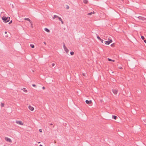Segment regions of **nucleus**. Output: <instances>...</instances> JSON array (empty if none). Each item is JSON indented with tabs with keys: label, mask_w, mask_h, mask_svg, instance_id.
<instances>
[{
	"label": "nucleus",
	"mask_w": 146,
	"mask_h": 146,
	"mask_svg": "<svg viewBox=\"0 0 146 146\" xmlns=\"http://www.w3.org/2000/svg\"><path fill=\"white\" fill-rule=\"evenodd\" d=\"M30 46L32 48H34L35 47V46L33 44H30Z\"/></svg>",
	"instance_id": "nucleus-19"
},
{
	"label": "nucleus",
	"mask_w": 146,
	"mask_h": 146,
	"mask_svg": "<svg viewBox=\"0 0 146 146\" xmlns=\"http://www.w3.org/2000/svg\"><path fill=\"white\" fill-rule=\"evenodd\" d=\"M40 143V142H38V143Z\"/></svg>",
	"instance_id": "nucleus-42"
},
{
	"label": "nucleus",
	"mask_w": 146,
	"mask_h": 146,
	"mask_svg": "<svg viewBox=\"0 0 146 146\" xmlns=\"http://www.w3.org/2000/svg\"><path fill=\"white\" fill-rule=\"evenodd\" d=\"M2 19L4 22L6 23L9 21L10 18L9 17H6L4 16L2 17Z\"/></svg>",
	"instance_id": "nucleus-1"
},
{
	"label": "nucleus",
	"mask_w": 146,
	"mask_h": 146,
	"mask_svg": "<svg viewBox=\"0 0 146 146\" xmlns=\"http://www.w3.org/2000/svg\"><path fill=\"white\" fill-rule=\"evenodd\" d=\"M70 54L71 55H73L74 54V52H70Z\"/></svg>",
	"instance_id": "nucleus-21"
},
{
	"label": "nucleus",
	"mask_w": 146,
	"mask_h": 146,
	"mask_svg": "<svg viewBox=\"0 0 146 146\" xmlns=\"http://www.w3.org/2000/svg\"><path fill=\"white\" fill-rule=\"evenodd\" d=\"M67 8H68V9L69 8V7H67Z\"/></svg>",
	"instance_id": "nucleus-40"
},
{
	"label": "nucleus",
	"mask_w": 146,
	"mask_h": 146,
	"mask_svg": "<svg viewBox=\"0 0 146 146\" xmlns=\"http://www.w3.org/2000/svg\"><path fill=\"white\" fill-rule=\"evenodd\" d=\"M32 86H33L34 87H35L36 86V85L34 84H33Z\"/></svg>",
	"instance_id": "nucleus-29"
},
{
	"label": "nucleus",
	"mask_w": 146,
	"mask_h": 146,
	"mask_svg": "<svg viewBox=\"0 0 146 146\" xmlns=\"http://www.w3.org/2000/svg\"><path fill=\"white\" fill-rule=\"evenodd\" d=\"M111 45L112 46H114V44H111Z\"/></svg>",
	"instance_id": "nucleus-30"
},
{
	"label": "nucleus",
	"mask_w": 146,
	"mask_h": 146,
	"mask_svg": "<svg viewBox=\"0 0 146 146\" xmlns=\"http://www.w3.org/2000/svg\"><path fill=\"white\" fill-rule=\"evenodd\" d=\"M67 8H68V9L69 8V7H67Z\"/></svg>",
	"instance_id": "nucleus-41"
},
{
	"label": "nucleus",
	"mask_w": 146,
	"mask_h": 146,
	"mask_svg": "<svg viewBox=\"0 0 146 146\" xmlns=\"http://www.w3.org/2000/svg\"><path fill=\"white\" fill-rule=\"evenodd\" d=\"M82 75L83 76L86 77L87 76V74L86 73H84L82 74Z\"/></svg>",
	"instance_id": "nucleus-18"
},
{
	"label": "nucleus",
	"mask_w": 146,
	"mask_h": 146,
	"mask_svg": "<svg viewBox=\"0 0 146 146\" xmlns=\"http://www.w3.org/2000/svg\"><path fill=\"white\" fill-rule=\"evenodd\" d=\"M22 90H23V92L25 93H27L28 92V91L25 88H23L21 89Z\"/></svg>",
	"instance_id": "nucleus-11"
},
{
	"label": "nucleus",
	"mask_w": 146,
	"mask_h": 146,
	"mask_svg": "<svg viewBox=\"0 0 146 146\" xmlns=\"http://www.w3.org/2000/svg\"><path fill=\"white\" fill-rule=\"evenodd\" d=\"M54 142L55 143H56V141H54Z\"/></svg>",
	"instance_id": "nucleus-39"
},
{
	"label": "nucleus",
	"mask_w": 146,
	"mask_h": 146,
	"mask_svg": "<svg viewBox=\"0 0 146 146\" xmlns=\"http://www.w3.org/2000/svg\"><path fill=\"white\" fill-rule=\"evenodd\" d=\"M58 16H57V15H54V17H53V19H54L55 18H58Z\"/></svg>",
	"instance_id": "nucleus-20"
},
{
	"label": "nucleus",
	"mask_w": 146,
	"mask_h": 146,
	"mask_svg": "<svg viewBox=\"0 0 146 146\" xmlns=\"http://www.w3.org/2000/svg\"><path fill=\"white\" fill-rule=\"evenodd\" d=\"M100 40L103 43V41H104L102 39H101Z\"/></svg>",
	"instance_id": "nucleus-26"
},
{
	"label": "nucleus",
	"mask_w": 146,
	"mask_h": 146,
	"mask_svg": "<svg viewBox=\"0 0 146 146\" xmlns=\"http://www.w3.org/2000/svg\"><path fill=\"white\" fill-rule=\"evenodd\" d=\"M24 20L26 21H28L31 24V25H32V21L29 19L28 18H25L24 19Z\"/></svg>",
	"instance_id": "nucleus-10"
},
{
	"label": "nucleus",
	"mask_w": 146,
	"mask_h": 146,
	"mask_svg": "<svg viewBox=\"0 0 146 146\" xmlns=\"http://www.w3.org/2000/svg\"><path fill=\"white\" fill-rule=\"evenodd\" d=\"M83 2L84 3L86 4H87L88 2V1L87 0H84Z\"/></svg>",
	"instance_id": "nucleus-15"
},
{
	"label": "nucleus",
	"mask_w": 146,
	"mask_h": 146,
	"mask_svg": "<svg viewBox=\"0 0 146 146\" xmlns=\"http://www.w3.org/2000/svg\"><path fill=\"white\" fill-rule=\"evenodd\" d=\"M39 131L40 132H41L42 131V130L41 129H39Z\"/></svg>",
	"instance_id": "nucleus-28"
},
{
	"label": "nucleus",
	"mask_w": 146,
	"mask_h": 146,
	"mask_svg": "<svg viewBox=\"0 0 146 146\" xmlns=\"http://www.w3.org/2000/svg\"><path fill=\"white\" fill-rule=\"evenodd\" d=\"M44 44H45V45H46V43L45 42H44Z\"/></svg>",
	"instance_id": "nucleus-34"
},
{
	"label": "nucleus",
	"mask_w": 146,
	"mask_h": 146,
	"mask_svg": "<svg viewBox=\"0 0 146 146\" xmlns=\"http://www.w3.org/2000/svg\"><path fill=\"white\" fill-rule=\"evenodd\" d=\"M97 37L98 38V39H99L100 40L101 39V38H100V37L99 36H98Z\"/></svg>",
	"instance_id": "nucleus-25"
},
{
	"label": "nucleus",
	"mask_w": 146,
	"mask_h": 146,
	"mask_svg": "<svg viewBox=\"0 0 146 146\" xmlns=\"http://www.w3.org/2000/svg\"><path fill=\"white\" fill-rule=\"evenodd\" d=\"M112 42L111 39H110L109 41H105V43L106 44H109Z\"/></svg>",
	"instance_id": "nucleus-7"
},
{
	"label": "nucleus",
	"mask_w": 146,
	"mask_h": 146,
	"mask_svg": "<svg viewBox=\"0 0 146 146\" xmlns=\"http://www.w3.org/2000/svg\"><path fill=\"white\" fill-rule=\"evenodd\" d=\"M16 123L21 125H24L22 121H16Z\"/></svg>",
	"instance_id": "nucleus-2"
},
{
	"label": "nucleus",
	"mask_w": 146,
	"mask_h": 146,
	"mask_svg": "<svg viewBox=\"0 0 146 146\" xmlns=\"http://www.w3.org/2000/svg\"><path fill=\"white\" fill-rule=\"evenodd\" d=\"M138 18L139 19L142 20L143 21H145L146 19L145 18L141 16H139L138 17Z\"/></svg>",
	"instance_id": "nucleus-6"
},
{
	"label": "nucleus",
	"mask_w": 146,
	"mask_h": 146,
	"mask_svg": "<svg viewBox=\"0 0 146 146\" xmlns=\"http://www.w3.org/2000/svg\"><path fill=\"white\" fill-rule=\"evenodd\" d=\"M63 47L64 50L65 51L66 53H68L69 52V50L67 48V47L65 46L64 44Z\"/></svg>",
	"instance_id": "nucleus-3"
},
{
	"label": "nucleus",
	"mask_w": 146,
	"mask_h": 146,
	"mask_svg": "<svg viewBox=\"0 0 146 146\" xmlns=\"http://www.w3.org/2000/svg\"><path fill=\"white\" fill-rule=\"evenodd\" d=\"M112 116L113 118L115 119H116L117 118V117L116 116L113 115Z\"/></svg>",
	"instance_id": "nucleus-16"
},
{
	"label": "nucleus",
	"mask_w": 146,
	"mask_h": 146,
	"mask_svg": "<svg viewBox=\"0 0 146 146\" xmlns=\"http://www.w3.org/2000/svg\"><path fill=\"white\" fill-rule=\"evenodd\" d=\"M112 92L115 94H116L117 93L118 91L115 89H113L112 90Z\"/></svg>",
	"instance_id": "nucleus-9"
},
{
	"label": "nucleus",
	"mask_w": 146,
	"mask_h": 146,
	"mask_svg": "<svg viewBox=\"0 0 146 146\" xmlns=\"http://www.w3.org/2000/svg\"><path fill=\"white\" fill-rule=\"evenodd\" d=\"M141 38L142 40H144V39H145L144 36H141Z\"/></svg>",
	"instance_id": "nucleus-23"
},
{
	"label": "nucleus",
	"mask_w": 146,
	"mask_h": 146,
	"mask_svg": "<svg viewBox=\"0 0 146 146\" xmlns=\"http://www.w3.org/2000/svg\"><path fill=\"white\" fill-rule=\"evenodd\" d=\"M95 14V15H92V17L93 16L94 17H95V16H97V15H98V14L97 12L96 11H93V12L92 11V14Z\"/></svg>",
	"instance_id": "nucleus-5"
},
{
	"label": "nucleus",
	"mask_w": 146,
	"mask_h": 146,
	"mask_svg": "<svg viewBox=\"0 0 146 146\" xmlns=\"http://www.w3.org/2000/svg\"><path fill=\"white\" fill-rule=\"evenodd\" d=\"M28 108L31 111H33L34 110V108L33 106H31V105H29L28 106Z\"/></svg>",
	"instance_id": "nucleus-8"
},
{
	"label": "nucleus",
	"mask_w": 146,
	"mask_h": 146,
	"mask_svg": "<svg viewBox=\"0 0 146 146\" xmlns=\"http://www.w3.org/2000/svg\"><path fill=\"white\" fill-rule=\"evenodd\" d=\"M42 88L44 90L45 89V87H44L43 86L42 87Z\"/></svg>",
	"instance_id": "nucleus-31"
},
{
	"label": "nucleus",
	"mask_w": 146,
	"mask_h": 146,
	"mask_svg": "<svg viewBox=\"0 0 146 146\" xmlns=\"http://www.w3.org/2000/svg\"><path fill=\"white\" fill-rule=\"evenodd\" d=\"M50 125H52V124L51 123V124H50Z\"/></svg>",
	"instance_id": "nucleus-38"
},
{
	"label": "nucleus",
	"mask_w": 146,
	"mask_h": 146,
	"mask_svg": "<svg viewBox=\"0 0 146 146\" xmlns=\"http://www.w3.org/2000/svg\"><path fill=\"white\" fill-rule=\"evenodd\" d=\"M91 15V13H90L88 14V15Z\"/></svg>",
	"instance_id": "nucleus-27"
},
{
	"label": "nucleus",
	"mask_w": 146,
	"mask_h": 146,
	"mask_svg": "<svg viewBox=\"0 0 146 146\" xmlns=\"http://www.w3.org/2000/svg\"><path fill=\"white\" fill-rule=\"evenodd\" d=\"M58 19L61 22L62 24H63L64 22H63V21H62V19L60 17H58Z\"/></svg>",
	"instance_id": "nucleus-12"
},
{
	"label": "nucleus",
	"mask_w": 146,
	"mask_h": 146,
	"mask_svg": "<svg viewBox=\"0 0 146 146\" xmlns=\"http://www.w3.org/2000/svg\"><path fill=\"white\" fill-rule=\"evenodd\" d=\"M12 21L11 20V21H10V22L9 23V24H11V23H12Z\"/></svg>",
	"instance_id": "nucleus-33"
},
{
	"label": "nucleus",
	"mask_w": 146,
	"mask_h": 146,
	"mask_svg": "<svg viewBox=\"0 0 146 146\" xmlns=\"http://www.w3.org/2000/svg\"><path fill=\"white\" fill-rule=\"evenodd\" d=\"M52 67H54L55 66V64L54 63H53L52 64Z\"/></svg>",
	"instance_id": "nucleus-24"
},
{
	"label": "nucleus",
	"mask_w": 146,
	"mask_h": 146,
	"mask_svg": "<svg viewBox=\"0 0 146 146\" xmlns=\"http://www.w3.org/2000/svg\"><path fill=\"white\" fill-rule=\"evenodd\" d=\"M86 103L88 104H90L91 103V101H88V100H86Z\"/></svg>",
	"instance_id": "nucleus-13"
},
{
	"label": "nucleus",
	"mask_w": 146,
	"mask_h": 146,
	"mask_svg": "<svg viewBox=\"0 0 146 146\" xmlns=\"http://www.w3.org/2000/svg\"><path fill=\"white\" fill-rule=\"evenodd\" d=\"M7 32H6V31H5V34H7Z\"/></svg>",
	"instance_id": "nucleus-35"
},
{
	"label": "nucleus",
	"mask_w": 146,
	"mask_h": 146,
	"mask_svg": "<svg viewBox=\"0 0 146 146\" xmlns=\"http://www.w3.org/2000/svg\"><path fill=\"white\" fill-rule=\"evenodd\" d=\"M39 146H43V145H40Z\"/></svg>",
	"instance_id": "nucleus-36"
},
{
	"label": "nucleus",
	"mask_w": 146,
	"mask_h": 146,
	"mask_svg": "<svg viewBox=\"0 0 146 146\" xmlns=\"http://www.w3.org/2000/svg\"><path fill=\"white\" fill-rule=\"evenodd\" d=\"M1 106L2 107H3L4 106V104L3 103H1Z\"/></svg>",
	"instance_id": "nucleus-22"
},
{
	"label": "nucleus",
	"mask_w": 146,
	"mask_h": 146,
	"mask_svg": "<svg viewBox=\"0 0 146 146\" xmlns=\"http://www.w3.org/2000/svg\"><path fill=\"white\" fill-rule=\"evenodd\" d=\"M44 30L47 33H49L50 32V31L49 29L47 28H45L44 29Z\"/></svg>",
	"instance_id": "nucleus-14"
},
{
	"label": "nucleus",
	"mask_w": 146,
	"mask_h": 146,
	"mask_svg": "<svg viewBox=\"0 0 146 146\" xmlns=\"http://www.w3.org/2000/svg\"><path fill=\"white\" fill-rule=\"evenodd\" d=\"M120 69H122V68L121 67V68H119Z\"/></svg>",
	"instance_id": "nucleus-37"
},
{
	"label": "nucleus",
	"mask_w": 146,
	"mask_h": 146,
	"mask_svg": "<svg viewBox=\"0 0 146 146\" xmlns=\"http://www.w3.org/2000/svg\"><path fill=\"white\" fill-rule=\"evenodd\" d=\"M5 139L6 141L8 142L9 143H11L12 142V140L10 138H9L8 137H5Z\"/></svg>",
	"instance_id": "nucleus-4"
},
{
	"label": "nucleus",
	"mask_w": 146,
	"mask_h": 146,
	"mask_svg": "<svg viewBox=\"0 0 146 146\" xmlns=\"http://www.w3.org/2000/svg\"><path fill=\"white\" fill-rule=\"evenodd\" d=\"M144 42L146 43V39L144 40Z\"/></svg>",
	"instance_id": "nucleus-32"
},
{
	"label": "nucleus",
	"mask_w": 146,
	"mask_h": 146,
	"mask_svg": "<svg viewBox=\"0 0 146 146\" xmlns=\"http://www.w3.org/2000/svg\"><path fill=\"white\" fill-rule=\"evenodd\" d=\"M108 60L109 61H113V62H114L115 61V60H112L110 58H108Z\"/></svg>",
	"instance_id": "nucleus-17"
}]
</instances>
